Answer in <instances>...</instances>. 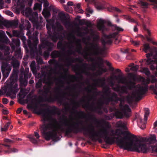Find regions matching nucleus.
<instances>
[{"label":"nucleus","instance_id":"nucleus-62","mask_svg":"<svg viewBox=\"0 0 157 157\" xmlns=\"http://www.w3.org/2000/svg\"><path fill=\"white\" fill-rule=\"evenodd\" d=\"M65 17V15L63 13L61 12L59 14V17L62 21L63 19Z\"/></svg>","mask_w":157,"mask_h":157},{"label":"nucleus","instance_id":"nucleus-52","mask_svg":"<svg viewBox=\"0 0 157 157\" xmlns=\"http://www.w3.org/2000/svg\"><path fill=\"white\" fill-rule=\"evenodd\" d=\"M109 11H112L113 10L117 12L120 13L121 12L120 10L118 8L115 7H110V9H109Z\"/></svg>","mask_w":157,"mask_h":157},{"label":"nucleus","instance_id":"nucleus-15","mask_svg":"<svg viewBox=\"0 0 157 157\" xmlns=\"http://www.w3.org/2000/svg\"><path fill=\"white\" fill-rule=\"evenodd\" d=\"M117 34V33H114L109 35L104 36L102 38L101 43L104 46L111 44L112 42L111 38L115 37Z\"/></svg>","mask_w":157,"mask_h":157},{"label":"nucleus","instance_id":"nucleus-47","mask_svg":"<svg viewBox=\"0 0 157 157\" xmlns=\"http://www.w3.org/2000/svg\"><path fill=\"white\" fill-rule=\"evenodd\" d=\"M10 122L6 123L4 126L3 127L1 128V131L2 132H6L8 129L9 126L10 124Z\"/></svg>","mask_w":157,"mask_h":157},{"label":"nucleus","instance_id":"nucleus-1","mask_svg":"<svg viewBox=\"0 0 157 157\" xmlns=\"http://www.w3.org/2000/svg\"><path fill=\"white\" fill-rule=\"evenodd\" d=\"M105 80L104 77L93 79L92 81L94 83L85 88L88 94L83 97L80 101L84 102L85 98H86L88 102L82 105L83 107L101 114L102 113L101 109L103 104L107 105L110 101H118L117 95L115 93H112L109 97L111 91L109 86L105 85Z\"/></svg>","mask_w":157,"mask_h":157},{"label":"nucleus","instance_id":"nucleus-46","mask_svg":"<svg viewBox=\"0 0 157 157\" xmlns=\"http://www.w3.org/2000/svg\"><path fill=\"white\" fill-rule=\"evenodd\" d=\"M28 138L30 139V141L33 144H36L38 141V139H37L36 138V139H35L34 138V136H28Z\"/></svg>","mask_w":157,"mask_h":157},{"label":"nucleus","instance_id":"nucleus-5","mask_svg":"<svg viewBox=\"0 0 157 157\" xmlns=\"http://www.w3.org/2000/svg\"><path fill=\"white\" fill-rule=\"evenodd\" d=\"M99 36L98 35H95L93 38V40L96 43H90L89 45L90 46L87 48H85V50H84L82 55L84 59L87 60L88 61L93 62L94 61V59L91 57H88V56H96L98 55H103L105 52L104 49L101 48L97 43L99 40Z\"/></svg>","mask_w":157,"mask_h":157},{"label":"nucleus","instance_id":"nucleus-35","mask_svg":"<svg viewBox=\"0 0 157 157\" xmlns=\"http://www.w3.org/2000/svg\"><path fill=\"white\" fill-rule=\"evenodd\" d=\"M66 59L67 61V63L66 65L67 66L71 65V63L75 62L74 60L72 58L70 57L69 56L66 57Z\"/></svg>","mask_w":157,"mask_h":157},{"label":"nucleus","instance_id":"nucleus-33","mask_svg":"<svg viewBox=\"0 0 157 157\" xmlns=\"http://www.w3.org/2000/svg\"><path fill=\"white\" fill-rule=\"evenodd\" d=\"M62 22L65 27L67 29L71 27L72 28L73 27V24L74 22L71 23L67 21H62Z\"/></svg>","mask_w":157,"mask_h":157},{"label":"nucleus","instance_id":"nucleus-31","mask_svg":"<svg viewBox=\"0 0 157 157\" xmlns=\"http://www.w3.org/2000/svg\"><path fill=\"white\" fill-rule=\"evenodd\" d=\"M22 73L20 75V77L19 78V82L22 85H24L25 86H26L27 85V82L23 78V75Z\"/></svg>","mask_w":157,"mask_h":157},{"label":"nucleus","instance_id":"nucleus-42","mask_svg":"<svg viewBox=\"0 0 157 157\" xmlns=\"http://www.w3.org/2000/svg\"><path fill=\"white\" fill-rule=\"evenodd\" d=\"M138 4H140L141 6L143 8H147L148 7L149 4L146 2H143L141 0H140L138 2Z\"/></svg>","mask_w":157,"mask_h":157},{"label":"nucleus","instance_id":"nucleus-32","mask_svg":"<svg viewBox=\"0 0 157 157\" xmlns=\"http://www.w3.org/2000/svg\"><path fill=\"white\" fill-rule=\"evenodd\" d=\"M51 56L53 58L60 57L61 56V53L60 52L54 51L52 52Z\"/></svg>","mask_w":157,"mask_h":157},{"label":"nucleus","instance_id":"nucleus-22","mask_svg":"<svg viewBox=\"0 0 157 157\" xmlns=\"http://www.w3.org/2000/svg\"><path fill=\"white\" fill-rule=\"evenodd\" d=\"M104 21L103 20H100L97 24V27L98 29L100 31H104L106 30L104 24Z\"/></svg>","mask_w":157,"mask_h":157},{"label":"nucleus","instance_id":"nucleus-53","mask_svg":"<svg viewBox=\"0 0 157 157\" xmlns=\"http://www.w3.org/2000/svg\"><path fill=\"white\" fill-rule=\"evenodd\" d=\"M18 151V150L16 148H12L10 149L9 150L7 151H5V152L6 153H10L12 152H16Z\"/></svg>","mask_w":157,"mask_h":157},{"label":"nucleus","instance_id":"nucleus-14","mask_svg":"<svg viewBox=\"0 0 157 157\" xmlns=\"http://www.w3.org/2000/svg\"><path fill=\"white\" fill-rule=\"evenodd\" d=\"M18 21L13 20L12 21H2L0 20V27L4 25L7 28H15L17 27Z\"/></svg>","mask_w":157,"mask_h":157},{"label":"nucleus","instance_id":"nucleus-48","mask_svg":"<svg viewBox=\"0 0 157 157\" xmlns=\"http://www.w3.org/2000/svg\"><path fill=\"white\" fill-rule=\"evenodd\" d=\"M42 3L39 4L38 3H36L34 5L33 9L34 10H39L40 11L41 10V6Z\"/></svg>","mask_w":157,"mask_h":157},{"label":"nucleus","instance_id":"nucleus-37","mask_svg":"<svg viewBox=\"0 0 157 157\" xmlns=\"http://www.w3.org/2000/svg\"><path fill=\"white\" fill-rule=\"evenodd\" d=\"M42 13L46 19L49 17L51 15L50 12L49 11L44 9L42 12Z\"/></svg>","mask_w":157,"mask_h":157},{"label":"nucleus","instance_id":"nucleus-55","mask_svg":"<svg viewBox=\"0 0 157 157\" xmlns=\"http://www.w3.org/2000/svg\"><path fill=\"white\" fill-rule=\"evenodd\" d=\"M24 90L23 89H21L20 90V91L19 93V97L21 98H24L25 96V95L24 94Z\"/></svg>","mask_w":157,"mask_h":157},{"label":"nucleus","instance_id":"nucleus-6","mask_svg":"<svg viewBox=\"0 0 157 157\" xmlns=\"http://www.w3.org/2000/svg\"><path fill=\"white\" fill-rule=\"evenodd\" d=\"M28 30L26 34L29 39L27 41L28 45L31 52H35L37 51V45L38 42V33L36 31H35L33 33L32 36H31V32L29 30Z\"/></svg>","mask_w":157,"mask_h":157},{"label":"nucleus","instance_id":"nucleus-58","mask_svg":"<svg viewBox=\"0 0 157 157\" xmlns=\"http://www.w3.org/2000/svg\"><path fill=\"white\" fill-rule=\"evenodd\" d=\"M44 8L47 9L49 6V3L47 0H44Z\"/></svg>","mask_w":157,"mask_h":157},{"label":"nucleus","instance_id":"nucleus-50","mask_svg":"<svg viewBox=\"0 0 157 157\" xmlns=\"http://www.w3.org/2000/svg\"><path fill=\"white\" fill-rule=\"evenodd\" d=\"M0 49L1 50H6V51L7 52V54H8L10 50V48L6 46L4 44H0Z\"/></svg>","mask_w":157,"mask_h":157},{"label":"nucleus","instance_id":"nucleus-8","mask_svg":"<svg viewBox=\"0 0 157 157\" xmlns=\"http://www.w3.org/2000/svg\"><path fill=\"white\" fill-rule=\"evenodd\" d=\"M14 75L12 74L10 77V80L12 81L10 82L9 88L10 92L7 94V96H10L12 99L16 98V94L19 90L16 81H13L14 80Z\"/></svg>","mask_w":157,"mask_h":157},{"label":"nucleus","instance_id":"nucleus-30","mask_svg":"<svg viewBox=\"0 0 157 157\" xmlns=\"http://www.w3.org/2000/svg\"><path fill=\"white\" fill-rule=\"evenodd\" d=\"M29 69L28 68H25V71L22 72V73L24 75V78L25 79L30 78L31 76V74L30 73H29Z\"/></svg>","mask_w":157,"mask_h":157},{"label":"nucleus","instance_id":"nucleus-61","mask_svg":"<svg viewBox=\"0 0 157 157\" xmlns=\"http://www.w3.org/2000/svg\"><path fill=\"white\" fill-rule=\"evenodd\" d=\"M150 88L153 89L154 93L157 96V90H156V88H155L154 86L153 85L150 86Z\"/></svg>","mask_w":157,"mask_h":157},{"label":"nucleus","instance_id":"nucleus-27","mask_svg":"<svg viewBox=\"0 0 157 157\" xmlns=\"http://www.w3.org/2000/svg\"><path fill=\"white\" fill-rule=\"evenodd\" d=\"M122 112L119 110L117 111L113 114V116L116 117L117 118L122 119L124 117H126L124 115V113L122 111Z\"/></svg>","mask_w":157,"mask_h":157},{"label":"nucleus","instance_id":"nucleus-51","mask_svg":"<svg viewBox=\"0 0 157 157\" xmlns=\"http://www.w3.org/2000/svg\"><path fill=\"white\" fill-rule=\"evenodd\" d=\"M58 49H61L63 50H65L64 47L63 46V44L61 41H59L57 44Z\"/></svg>","mask_w":157,"mask_h":157},{"label":"nucleus","instance_id":"nucleus-23","mask_svg":"<svg viewBox=\"0 0 157 157\" xmlns=\"http://www.w3.org/2000/svg\"><path fill=\"white\" fill-rule=\"evenodd\" d=\"M154 52V50H152L151 51V52H150V53H147L146 55V57L148 59H144V60L146 61L148 64H152L153 63L155 62V61L152 60L151 59L149 58L150 57L152 56Z\"/></svg>","mask_w":157,"mask_h":157},{"label":"nucleus","instance_id":"nucleus-2","mask_svg":"<svg viewBox=\"0 0 157 157\" xmlns=\"http://www.w3.org/2000/svg\"><path fill=\"white\" fill-rule=\"evenodd\" d=\"M74 118L71 116L67 119L66 117L60 118L58 121L56 119H52L48 123L44 124L41 127L42 135L47 140L55 137L57 133L64 131L67 135L71 132L77 133L80 132L79 128V122L75 121Z\"/></svg>","mask_w":157,"mask_h":157},{"label":"nucleus","instance_id":"nucleus-7","mask_svg":"<svg viewBox=\"0 0 157 157\" xmlns=\"http://www.w3.org/2000/svg\"><path fill=\"white\" fill-rule=\"evenodd\" d=\"M112 75L116 76L114 75V73H112L107 78V82L109 83V84L112 87V89L115 91L119 92L120 94H123L124 93H127L128 90L125 86H117L115 87H113L115 83V80L117 81V82L118 83L122 84V83L118 82L120 78H118L117 79L115 78H114L113 79H110L109 78ZM122 84H123L122 83ZM125 85L126 84H125ZM126 85H127V84ZM127 85L128 86V85ZM128 87V88H129V87Z\"/></svg>","mask_w":157,"mask_h":157},{"label":"nucleus","instance_id":"nucleus-60","mask_svg":"<svg viewBox=\"0 0 157 157\" xmlns=\"http://www.w3.org/2000/svg\"><path fill=\"white\" fill-rule=\"evenodd\" d=\"M151 80L150 82L151 83H153L156 82L157 79L155 78V76L153 75H151Z\"/></svg>","mask_w":157,"mask_h":157},{"label":"nucleus","instance_id":"nucleus-39","mask_svg":"<svg viewBox=\"0 0 157 157\" xmlns=\"http://www.w3.org/2000/svg\"><path fill=\"white\" fill-rule=\"evenodd\" d=\"M30 67L31 70L33 73H35L36 72V69L35 66V62L34 61H33L31 62Z\"/></svg>","mask_w":157,"mask_h":157},{"label":"nucleus","instance_id":"nucleus-19","mask_svg":"<svg viewBox=\"0 0 157 157\" xmlns=\"http://www.w3.org/2000/svg\"><path fill=\"white\" fill-rule=\"evenodd\" d=\"M52 26V25L49 23H47L46 25V27L48 30V33L49 34V37L54 42L57 41L58 39V34L56 32H54L53 35L50 34L51 27Z\"/></svg>","mask_w":157,"mask_h":157},{"label":"nucleus","instance_id":"nucleus-18","mask_svg":"<svg viewBox=\"0 0 157 157\" xmlns=\"http://www.w3.org/2000/svg\"><path fill=\"white\" fill-rule=\"evenodd\" d=\"M51 78L52 81H53V80L56 81V85L59 86V87H56L54 88L55 92L59 93L60 90L59 87H62L63 86L64 84V82L61 79L57 78L55 76L52 77L51 75Z\"/></svg>","mask_w":157,"mask_h":157},{"label":"nucleus","instance_id":"nucleus-21","mask_svg":"<svg viewBox=\"0 0 157 157\" xmlns=\"http://www.w3.org/2000/svg\"><path fill=\"white\" fill-rule=\"evenodd\" d=\"M0 42L6 43H8L10 42L5 32L2 30H0Z\"/></svg>","mask_w":157,"mask_h":157},{"label":"nucleus","instance_id":"nucleus-16","mask_svg":"<svg viewBox=\"0 0 157 157\" xmlns=\"http://www.w3.org/2000/svg\"><path fill=\"white\" fill-rule=\"evenodd\" d=\"M44 83L48 85V86H45L43 87L44 92L47 94L49 92L51 88V85L53 83V82L52 80L51 75L49 74L47 79L44 78Z\"/></svg>","mask_w":157,"mask_h":157},{"label":"nucleus","instance_id":"nucleus-41","mask_svg":"<svg viewBox=\"0 0 157 157\" xmlns=\"http://www.w3.org/2000/svg\"><path fill=\"white\" fill-rule=\"evenodd\" d=\"M141 72L144 73L146 75L148 76L150 75V72L148 68L146 67L143 68L140 71Z\"/></svg>","mask_w":157,"mask_h":157},{"label":"nucleus","instance_id":"nucleus-11","mask_svg":"<svg viewBox=\"0 0 157 157\" xmlns=\"http://www.w3.org/2000/svg\"><path fill=\"white\" fill-rule=\"evenodd\" d=\"M26 1L24 2H22V1L21 2L19 1L18 4L17 1V6L20 7V9L22 10V13L26 17H29L32 15H34L36 17L38 16V14L36 12H33L32 10L29 8H26L25 10H23L25 6V2Z\"/></svg>","mask_w":157,"mask_h":157},{"label":"nucleus","instance_id":"nucleus-45","mask_svg":"<svg viewBox=\"0 0 157 157\" xmlns=\"http://www.w3.org/2000/svg\"><path fill=\"white\" fill-rule=\"evenodd\" d=\"M56 29H57L58 31H61L63 30V27L59 22H56Z\"/></svg>","mask_w":157,"mask_h":157},{"label":"nucleus","instance_id":"nucleus-24","mask_svg":"<svg viewBox=\"0 0 157 157\" xmlns=\"http://www.w3.org/2000/svg\"><path fill=\"white\" fill-rule=\"evenodd\" d=\"M66 45L67 47L69 48V49L67 50L66 51V53L68 55H70L74 53V52L71 49L73 48L72 42L71 43V42H67L66 44Z\"/></svg>","mask_w":157,"mask_h":157},{"label":"nucleus","instance_id":"nucleus-44","mask_svg":"<svg viewBox=\"0 0 157 157\" xmlns=\"http://www.w3.org/2000/svg\"><path fill=\"white\" fill-rule=\"evenodd\" d=\"M93 2L95 5V7L97 8V9L98 10H101L105 8V7L103 5H98L96 2L94 0H93Z\"/></svg>","mask_w":157,"mask_h":157},{"label":"nucleus","instance_id":"nucleus-57","mask_svg":"<svg viewBox=\"0 0 157 157\" xmlns=\"http://www.w3.org/2000/svg\"><path fill=\"white\" fill-rule=\"evenodd\" d=\"M139 66L138 65H136L135 66H134L133 67H131L130 69L131 70L133 71H136L138 68H139Z\"/></svg>","mask_w":157,"mask_h":157},{"label":"nucleus","instance_id":"nucleus-25","mask_svg":"<svg viewBox=\"0 0 157 157\" xmlns=\"http://www.w3.org/2000/svg\"><path fill=\"white\" fill-rule=\"evenodd\" d=\"M81 40L79 39H77L75 40V42L76 46L77 52L79 54H81V50L82 49V46L80 44Z\"/></svg>","mask_w":157,"mask_h":157},{"label":"nucleus","instance_id":"nucleus-26","mask_svg":"<svg viewBox=\"0 0 157 157\" xmlns=\"http://www.w3.org/2000/svg\"><path fill=\"white\" fill-rule=\"evenodd\" d=\"M17 46H19L20 44L19 41L17 42ZM15 56L18 58L21 59L22 58V56L21 53V49L19 46L17 47V49L15 52Z\"/></svg>","mask_w":157,"mask_h":157},{"label":"nucleus","instance_id":"nucleus-3","mask_svg":"<svg viewBox=\"0 0 157 157\" xmlns=\"http://www.w3.org/2000/svg\"><path fill=\"white\" fill-rule=\"evenodd\" d=\"M115 71V72L119 73L120 74L118 76H111L109 78L110 79H113L115 78L117 79L118 78H120L119 80V82L128 85L130 90H132L134 88L136 89V90H133L132 91L131 95L129 94L126 97L127 102L128 104H130L134 101H137L140 100L142 96L145 94L148 90L147 85L149 84L150 79L149 78H147V79H145L144 78H143L142 82L143 83V84L145 85L144 87L141 86L139 84L135 85L136 77L133 73H129L128 74V75L130 76V78L132 79V80H130L128 81L125 77L122 76L123 74L120 69L118 68L116 69Z\"/></svg>","mask_w":157,"mask_h":157},{"label":"nucleus","instance_id":"nucleus-12","mask_svg":"<svg viewBox=\"0 0 157 157\" xmlns=\"http://www.w3.org/2000/svg\"><path fill=\"white\" fill-rule=\"evenodd\" d=\"M56 113V109L55 107L49 111L46 109H42L38 112V114H41L43 118L42 121H45L48 120L50 117V114L55 115Z\"/></svg>","mask_w":157,"mask_h":157},{"label":"nucleus","instance_id":"nucleus-56","mask_svg":"<svg viewBox=\"0 0 157 157\" xmlns=\"http://www.w3.org/2000/svg\"><path fill=\"white\" fill-rule=\"evenodd\" d=\"M143 27L144 30L147 32L148 36H150L151 35V33L150 30L146 27L145 25H143Z\"/></svg>","mask_w":157,"mask_h":157},{"label":"nucleus","instance_id":"nucleus-29","mask_svg":"<svg viewBox=\"0 0 157 157\" xmlns=\"http://www.w3.org/2000/svg\"><path fill=\"white\" fill-rule=\"evenodd\" d=\"M13 36L17 37H20L23 35L22 31L18 30H13Z\"/></svg>","mask_w":157,"mask_h":157},{"label":"nucleus","instance_id":"nucleus-10","mask_svg":"<svg viewBox=\"0 0 157 157\" xmlns=\"http://www.w3.org/2000/svg\"><path fill=\"white\" fill-rule=\"evenodd\" d=\"M118 101H120L119 107L120 109L124 113V116L126 117H129L131 115V110L128 105H123L125 101V97L124 96L118 98Z\"/></svg>","mask_w":157,"mask_h":157},{"label":"nucleus","instance_id":"nucleus-40","mask_svg":"<svg viewBox=\"0 0 157 157\" xmlns=\"http://www.w3.org/2000/svg\"><path fill=\"white\" fill-rule=\"evenodd\" d=\"M68 77L70 82H74L78 80V77L74 75H68Z\"/></svg>","mask_w":157,"mask_h":157},{"label":"nucleus","instance_id":"nucleus-36","mask_svg":"<svg viewBox=\"0 0 157 157\" xmlns=\"http://www.w3.org/2000/svg\"><path fill=\"white\" fill-rule=\"evenodd\" d=\"M125 124L124 122L121 121L117 122L116 124V127L118 128H123L125 127Z\"/></svg>","mask_w":157,"mask_h":157},{"label":"nucleus","instance_id":"nucleus-38","mask_svg":"<svg viewBox=\"0 0 157 157\" xmlns=\"http://www.w3.org/2000/svg\"><path fill=\"white\" fill-rule=\"evenodd\" d=\"M11 64L13 67H19V63L18 61L16 59H13Z\"/></svg>","mask_w":157,"mask_h":157},{"label":"nucleus","instance_id":"nucleus-4","mask_svg":"<svg viewBox=\"0 0 157 157\" xmlns=\"http://www.w3.org/2000/svg\"><path fill=\"white\" fill-rule=\"evenodd\" d=\"M97 67L95 64L93 63L90 65V67L88 68L87 67L89 66V64L86 63H83L81 66H80L78 64L73 66L72 68L74 71L76 72V75H79L80 74V72L87 74L86 70L94 71L97 68L98 70L95 73H94L93 75L95 76L101 75L103 73L106 72L107 70L106 68L102 67L104 63L103 59L100 57H97Z\"/></svg>","mask_w":157,"mask_h":157},{"label":"nucleus","instance_id":"nucleus-34","mask_svg":"<svg viewBox=\"0 0 157 157\" xmlns=\"http://www.w3.org/2000/svg\"><path fill=\"white\" fill-rule=\"evenodd\" d=\"M67 39L69 41H71V40H72V41H71L69 42H71V43L72 42L73 43L75 40V37L72 33H70L67 35Z\"/></svg>","mask_w":157,"mask_h":157},{"label":"nucleus","instance_id":"nucleus-63","mask_svg":"<svg viewBox=\"0 0 157 157\" xmlns=\"http://www.w3.org/2000/svg\"><path fill=\"white\" fill-rule=\"evenodd\" d=\"M86 10L88 13H92L93 12V10L88 6L86 9Z\"/></svg>","mask_w":157,"mask_h":157},{"label":"nucleus","instance_id":"nucleus-49","mask_svg":"<svg viewBox=\"0 0 157 157\" xmlns=\"http://www.w3.org/2000/svg\"><path fill=\"white\" fill-rule=\"evenodd\" d=\"M49 63L50 64L53 63L55 67H59V63L56 60L54 59H51L49 61Z\"/></svg>","mask_w":157,"mask_h":157},{"label":"nucleus","instance_id":"nucleus-64","mask_svg":"<svg viewBox=\"0 0 157 157\" xmlns=\"http://www.w3.org/2000/svg\"><path fill=\"white\" fill-rule=\"evenodd\" d=\"M114 27L115 29L118 31H123V30L122 28L117 26L116 25H114Z\"/></svg>","mask_w":157,"mask_h":157},{"label":"nucleus","instance_id":"nucleus-59","mask_svg":"<svg viewBox=\"0 0 157 157\" xmlns=\"http://www.w3.org/2000/svg\"><path fill=\"white\" fill-rule=\"evenodd\" d=\"M42 86V83L41 81H39L36 84V88H39L40 87Z\"/></svg>","mask_w":157,"mask_h":157},{"label":"nucleus","instance_id":"nucleus-54","mask_svg":"<svg viewBox=\"0 0 157 157\" xmlns=\"http://www.w3.org/2000/svg\"><path fill=\"white\" fill-rule=\"evenodd\" d=\"M130 42L132 44L135 46L139 45L140 44L139 41H134L132 39H130Z\"/></svg>","mask_w":157,"mask_h":157},{"label":"nucleus","instance_id":"nucleus-17","mask_svg":"<svg viewBox=\"0 0 157 157\" xmlns=\"http://www.w3.org/2000/svg\"><path fill=\"white\" fill-rule=\"evenodd\" d=\"M1 69L3 76L7 78L11 69V66H9L6 62H2Z\"/></svg>","mask_w":157,"mask_h":157},{"label":"nucleus","instance_id":"nucleus-28","mask_svg":"<svg viewBox=\"0 0 157 157\" xmlns=\"http://www.w3.org/2000/svg\"><path fill=\"white\" fill-rule=\"evenodd\" d=\"M143 48L142 50L145 53H147L148 52H151L153 50L151 48L148 43H145L143 44Z\"/></svg>","mask_w":157,"mask_h":157},{"label":"nucleus","instance_id":"nucleus-43","mask_svg":"<svg viewBox=\"0 0 157 157\" xmlns=\"http://www.w3.org/2000/svg\"><path fill=\"white\" fill-rule=\"evenodd\" d=\"M149 110L147 108L145 109V114L144 115V121H146L147 119V117L149 114Z\"/></svg>","mask_w":157,"mask_h":157},{"label":"nucleus","instance_id":"nucleus-13","mask_svg":"<svg viewBox=\"0 0 157 157\" xmlns=\"http://www.w3.org/2000/svg\"><path fill=\"white\" fill-rule=\"evenodd\" d=\"M71 104L73 105L72 109L73 111L71 112L72 113L76 114L79 118H85L87 117V115L84 112L82 111H78L75 110L80 106V104L78 102L73 101L71 102Z\"/></svg>","mask_w":157,"mask_h":157},{"label":"nucleus","instance_id":"nucleus-20","mask_svg":"<svg viewBox=\"0 0 157 157\" xmlns=\"http://www.w3.org/2000/svg\"><path fill=\"white\" fill-rule=\"evenodd\" d=\"M135 118L137 119L138 124L141 129H144L145 128L146 125L145 123L146 121H144V123L142 122V119L139 114L137 113L136 114Z\"/></svg>","mask_w":157,"mask_h":157},{"label":"nucleus","instance_id":"nucleus-9","mask_svg":"<svg viewBox=\"0 0 157 157\" xmlns=\"http://www.w3.org/2000/svg\"><path fill=\"white\" fill-rule=\"evenodd\" d=\"M54 44L49 42L46 41L42 43L39 47V53L40 55L42 53L41 49L44 48H46L47 51H45L44 53V56L45 58H48L49 56L50 52L51 51L54 46Z\"/></svg>","mask_w":157,"mask_h":157}]
</instances>
